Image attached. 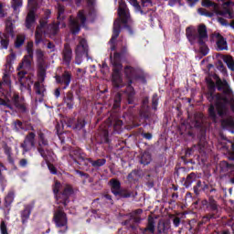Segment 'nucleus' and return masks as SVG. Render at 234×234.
Masks as SVG:
<instances>
[{"instance_id":"1","label":"nucleus","mask_w":234,"mask_h":234,"mask_svg":"<svg viewBox=\"0 0 234 234\" xmlns=\"http://www.w3.org/2000/svg\"><path fill=\"white\" fill-rule=\"evenodd\" d=\"M213 101L215 105L211 103L208 108L209 118H211L213 122H218L220 118H224L228 113V97L218 94L213 97Z\"/></svg>"},{"instance_id":"2","label":"nucleus","mask_w":234,"mask_h":234,"mask_svg":"<svg viewBox=\"0 0 234 234\" xmlns=\"http://www.w3.org/2000/svg\"><path fill=\"white\" fill-rule=\"evenodd\" d=\"M19 111V112H25L27 106L25 102L19 98V95L13 93L11 99L5 97V99L0 98V111L4 112H10V111Z\"/></svg>"},{"instance_id":"3","label":"nucleus","mask_w":234,"mask_h":234,"mask_svg":"<svg viewBox=\"0 0 234 234\" xmlns=\"http://www.w3.org/2000/svg\"><path fill=\"white\" fill-rule=\"evenodd\" d=\"M186 37L191 45L198 43V45H204L207 41V29L206 26L201 24L197 27V35L194 27L186 28Z\"/></svg>"},{"instance_id":"4","label":"nucleus","mask_w":234,"mask_h":234,"mask_svg":"<svg viewBox=\"0 0 234 234\" xmlns=\"http://www.w3.org/2000/svg\"><path fill=\"white\" fill-rule=\"evenodd\" d=\"M231 5H232L231 1L225 2L223 4V11H220L218 9V5L209 0H202V6H207V7L212 6V8L214 9V12L218 16H225L226 17H229V19H233L234 17V13L231 10Z\"/></svg>"},{"instance_id":"5","label":"nucleus","mask_w":234,"mask_h":234,"mask_svg":"<svg viewBox=\"0 0 234 234\" xmlns=\"http://www.w3.org/2000/svg\"><path fill=\"white\" fill-rule=\"evenodd\" d=\"M59 189H61V184L56 181L53 186V192L56 197L57 204H62L65 207V206H67L69 197L70 196V193H72V187H70V186H66L62 194H58Z\"/></svg>"},{"instance_id":"6","label":"nucleus","mask_w":234,"mask_h":234,"mask_svg":"<svg viewBox=\"0 0 234 234\" xmlns=\"http://www.w3.org/2000/svg\"><path fill=\"white\" fill-rule=\"evenodd\" d=\"M118 58H120L119 53H115L113 56V74H112V84L115 87H123V83H122V76L120 75V70H122V64L117 63Z\"/></svg>"},{"instance_id":"7","label":"nucleus","mask_w":234,"mask_h":234,"mask_svg":"<svg viewBox=\"0 0 234 234\" xmlns=\"http://www.w3.org/2000/svg\"><path fill=\"white\" fill-rule=\"evenodd\" d=\"M87 19L85 18V14L83 11L79 12L77 19L70 18L69 28L72 34H78L80 32V24L85 27Z\"/></svg>"},{"instance_id":"8","label":"nucleus","mask_w":234,"mask_h":234,"mask_svg":"<svg viewBox=\"0 0 234 234\" xmlns=\"http://www.w3.org/2000/svg\"><path fill=\"white\" fill-rule=\"evenodd\" d=\"M54 214V222L57 228H63V231H67V215L59 208Z\"/></svg>"},{"instance_id":"9","label":"nucleus","mask_w":234,"mask_h":234,"mask_svg":"<svg viewBox=\"0 0 234 234\" xmlns=\"http://www.w3.org/2000/svg\"><path fill=\"white\" fill-rule=\"evenodd\" d=\"M34 47V43L29 42L27 47V55L25 56L19 69H23L24 70H28L30 69V65H32V48Z\"/></svg>"},{"instance_id":"10","label":"nucleus","mask_w":234,"mask_h":234,"mask_svg":"<svg viewBox=\"0 0 234 234\" xmlns=\"http://www.w3.org/2000/svg\"><path fill=\"white\" fill-rule=\"evenodd\" d=\"M89 50V46L87 45V40L84 38H81L80 40V44L78 45L76 48V54H77V63L80 65L81 63V60H78L81 58V56H84V54L87 56V52Z\"/></svg>"},{"instance_id":"11","label":"nucleus","mask_w":234,"mask_h":234,"mask_svg":"<svg viewBox=\"0 0 234 234\" xmlns=\"http://www.w3.org/2000/svg\"><path fill=\"white\" fill-rule=\"evenodd\" d=\"M5 30H6V34H2L0 36L1 48H5V49L8 48V36H12V31L14 30V26L12 25L11 22L6 23Z\"/></svg>"},{"instance_id":"12","label":"nucleus","mask_w":234,"mask_h":234,"mask_svg":"<svg viewBox=\"0 0 234 234\" xmlns=\"http://www.w3.org/2000/svg\"><path fill=\"white\" fill-rule=\"evenodd\" d=\"M36 56L40 69V78H42L43 81L45 76V69H47V63L45 62V53L41 49H37L36 52Z\"/></svg>"},{"instance_id":"13","label":"nucleus","mask_w":234,"mask_h":234,"mask_svg":"<svg viewBox=\"0 0 234 234\" xmlns=\"http://www.w3.org/2000/svg\"><path fill=\"white\" fill-rule=\"evenodd\" d=\"M119 17L122 19V23H127L129 20V11L127 10V5L125 2H119V10H118Z\"/></svg>"},{"instance_id":"14","label":"nucleus","mask_w":234,"mask_h":234,"mask_svg":"<svg viewBox=\"0 0 234 234\" xmlns=\"http://www.w3.org/2000/svg\"><path fill=\"white\" fill-rule=\"evenodd\" d=\"M214 39H216L217 47L218 50H228V42L218 33L214 34Z\"/></svg>"},{"instance_id":"15","label":"nucleus","mask_w":234,"mask_h":234,"mask_svg":"<svg viewBox=\"0 0 234 234\" xmlns=\"http://www.w3.org/2000/svg\"><path fill=\"white\" fill-rule=\"evenodd\" d=\"M34 138H36V134L34 133H30L24 141V144H22V147L24 151H30V149L34 146Z\"/></svg>"},{"instance_id":"16","label":"nucleus","mask_w":234,"mask_h":234,"mask_svg":"<svg viewBox=\"0 0 234 234\" xmlns=\"http://www.w3.org/2000/svg\"><path fill=\"white\" fill-rule=\"evenodd\" d=\"M217 85L220 90H223V92L227 94V96H231V94H233L231 89L229 88V84H228V81L218 79L217 80Z\"/></svg>"},{"instance_id":"17","label":"nucleus","mask_w":234,"mask_h":234,"mask_svg":"<svg viewBox=\"0 0 234 234\" xmlns=\"http://www.w3.org/2000/svg\"><path fill=\"white\" fill-rule=\"evenodd\" d=\"M121 23H122V20H120V19H117L114 21L113 33H112V39L110 40L111 45H112L114 43V41H116V38L118 37V36H120V28L122 27Z\"/></svg>"},{"instance_id":"18","label":"nucleus","mask_w":234,"mask_h":234,"mask_svg":"<svg viewBox=\"0 0 234 234\" xmlns=\"http://www.w3.org/2000/svg\"><path fill=\"white\" fill-rule=\"evenodd\" d=\"M57 82L64 85L63 89H67L70 85V73L65 72L62 77H56Z\"/></svg>"},{"instance_id":"19","label":"nucleus","mask_w":234,"mask_h":234,"mask_svg":"<svg viewBox=\"0 0 234 234\" xmlns=\"http://www.w3.org/2000/svg\"><path fill=\"white\" fill-rule=\"evenodd\" d=\"M63 12H65V7H63V5H58V24H55L51 27V32L52 34H56L58 32V28L59 27V21H61V19L63 18Z\"/></svg>"},{"instance_id":"20","label":"nucleus","mask_w":234,"mask_h":234,"mask_svg":"<svg viewBox=\"0 0 234 234\" xmlns=\"http://www.w3.org/2000/svg\"><path fill=\"white\" fill-rule=\"evenodd\" d=\"M142 213H143L142 209H137V210L133 211L131 214V220H133V222H135V224H140V222H142V220H144V218H145V216H143Z\"/></svg>"},{"instance_id":"21","label":"nucleus","mask_w":234,"mask_h":234,"mask_svg":"<svg viewBox=\"0 0 234 234\" xmlns=\"http://www.w3.org/2000/svg\"><path fill=\"white\" fill-rule=\"evenodd\" d=\"M34 207L32 205H27L25 207L24 210L21 213L22 222L25 224L28 218H30V213L32 212V208Z\"/></svg>"},{"instance_id":"22","label":"nucleus","mask_w":234,"mask_h":234,"mask_svg":"<svg viewBox=\"0 0 234 234\" xmlns=\"http://www.w3.org/2000/svg\"><path fill=\"white\" fill-rule=\"evenodd\" d=\"M144 234H153L154 233V219L153 218H148V224L145 229L143 230Z\"/></svg>"},{"instance_id":"23","label":"nucleus","mask_w":234,"mask_h":234,"mask_svg":"<svg viewBox=\"0 0 234 234\" xmlns=\"http://www.w3.org/2000/svg\"><path fill=\"white\" fill-rule=\"evenodd\" d=\"M45 27L44 24H41L37 27V31L35 33V39L36 43H41V39H43V27Z\"/></svg>"},{"instance_id":"24","label":"nucleus","mask_w":234,"mask_h":234,"mask_svg":"<svg viewBox=\"0 0 234 234\" xmlns=\"http://www.w3.org/2000/svg\"><path fill=\"white\" fill-rule=\"evenodd\" d=\"M110 184L112 186V192L113 195H120V181L116 179H112L110 181Z\"/></svg>"},{"instance_id":"25","label":"nucleus","mask_w":234,"mask_h":234,"mask_svg":"<svg viewBox=\"0 0 234 234\" xmlns=\"http://www.w3.org/2000/svg\"><path fill=\"white\" fill-rule=\"evenodd\" d=\"M74 97L71 93H68L64 98V103L67 105L68 109H72L74 107Z\"/></svg>"},{"instance_id":"26","label":"nucleus","mask_w":234,"mask_h":234,"mask_svg":"<svg viewBox=\"0 0 234 234\" xmlns=\"http://www.w3.org/2000/svg\"><path fill=\"white\" fill-rule=\"evenodd\" d=\"M34 21H35L34 11H30L26 19L27 28H31L32 25H34Z\"/></svg>"},{"instance_id":"27","label":"nucleus","mask_w":234,"mask_h":234,"mask_svg":"<svg viewBox=\"0 0 234 234\" xmlns=\"http://www.w3.org/2000/svg\"><path fill=\"white\" fill-rule=\"evenodd\" d=\"M223 61L226 62L227 67L230 69V70H234V60H233V57L229 56V55H226L223 57Z\"/></svg>"},{"instance_id":"28","label":"nucleus","mask_w":234,"mask_h":234,"mask_svg":"<svg viewBox=\"0 0 234 234\" xmlns=\"http://www.w3.org/2000/svg\"><path fill=\"white\" fill-rule=\"evenodd\" d=\"M25 74H27L25 71L21 70L18 72V80L20 81V85H24L27 87V85H30L32 83V80H27V82H25Z\"/></svg>"},{"instance_id":"29","label":"nucleus","mask_w":234,"mask_h":234,"mask_svg":"<svg viewBox=\"0 0 234 234\" xmlns=\"http://www.w3.org/2000/svg\"><path fill=\"white\" fill-rule=\"evenodd\" d=\"M11 6L16 12H17V10L23 6V0H12Z\"/></svg>"},{"instance_id":"30","label":"nucleus","mask_w":234,"mask_h":234,"mask_svg":"<svg viewBox=\"0 0 234 234\" xmlns=\"http://www.w3.org/2000/svg\"><path fill=\"white\" fill-rule=\"evenodd\" d=\"M35 90L37 94H43L45 92V85H43L42 81L35 83Z\"/></svg>"},{"instance_id":"31","label":"nucleus","mask_w":234,"mask_h":234,"mask_svg":"<svg viewBox=\"0 0 234 234\" xmlns=\"http://www.w3.org/2000/svg\"><path fill=\"white\" fill-rule=\"evenodd\" d=\"M64 56V61H66V63H69L70 59L72 58V51H70V49L66 48V50L63 53Z\"/></svg>"},{"instance_id":"32","label":"nucleus","mask_w":234,"mask_h":234,"mask_svg":"<svg viewBox=\"0 0 234 234\" xmlns=\"http://www.w3.org/2000/svg\"><path fill=\"white\" fill-rule=\"evenodd\" d=\"M125 74H126L127 78H134V76L136 74V70L131 67H126Z\"/></svg>"},{"instance_id":"33","label":"nucleus","mask_w":234,"mask_h":234,"mask_svg":"<svg viewBox=\"0 0 234 234\" xmlns=\"http://www.w3.org/2000/svg\"><path fill=\"white\" fill-rule=\"evenodd\" d=\"M5 206H10L14 202V192H9L5 198Z\"/></svg>"},{"instance_id":"34","label":"nucleus","mask_w":234,"mask_h":234,"mask_svg":"<svg viewBox=\"0 0 234 234\" xmlns=\"http://www.w3.org/2000/svg\"><path fill=\"white\" fill-rule=\"evenodd\" d=\"M151 162V155L147 153H144L141 159V164H144V165H147Z\"/></svg>"},{"instance_id":"35","label":"nucleus","mask_w":234,"mask_h":234,"mask_svg":"<svg viewBox=\"0 0 234 234\" xmlns=\"http://www.w3.org/2000/svg\"><path fill=\"white\" fill-rule=\"evenodd\" d=\"M91 165H93V167H101V165H105V159H99L97 161H92Z\"/></svg>"},{"instance_id":"36","label":"nucleus","mask_w":234,"mask_h":234,"mask_svg":"<svg viewBox=\"0 0 234 234\" xmlns=\"http://www.w3.org/2000/svg\"><path fill=\"white\" fill-rule=\"evenodd\" d=\"M23 43H25V36L24 35H18L17 37H16V47H21V45H23Z\"/></svg>"},{"instance_id":"37","label":"nucleus","mask_w":234,"mask_h":234,"mask_svg":"<svg viewBox=\"0 0 234 234\" xmlns=\"http://www.w3.org/2000/svg\"><path fill=\"white\" fill-rule=\"evenodd\" d=\"M0 229H1V234H8V230L6 229V224L5 223V221L1 222Z\"/></svg>"},{"instance_id":"38","label":"nucleus","mask_w":234,"mask_h":234,"mask_svg":"<svg viewBox=\"0 0 234 234\" xmlns=\"http://www.w3.org/2000/svg\"><path fill=\"white\" fill-rule=\"evenodd\" d=\"M221 165L222 167H227L228 171H234V165L228 164V162L223 161Z\"/></svg>"},{"instance_id":"39","label":"nucleus","mask_w":234,"mask_h":234,"mask_svg":"<svg viewBox=\"0 0 234 234\" xmlns=\"http://www.w3.org/2000/svg\"><path fill=\"white\" fill-rule=\"evenodd\" d=\"M129 3L135 8L136 12H140V5H138V1L129 0Z\"/></svg>"},{"instance_id":"40","label":"nucleus","mask_w":234,"mask_h":234,"mask_svg":"<svg viewBox=\"0 0 234 234\" xmlns=\"http://www.w3.org/2000/svg\"><path fill=\"white\" fill-rule=\"evenodd\" d=\"M3 85H7V87H10V78L8 77V75H4Z\"/></svg>"},{"instance_id":"41","label":"nucleus","mask_w":234,"mask_h":234,"mask_svg":"<svg viewBox=\"0 0 234 234\" xmlns=\"http://www.w3.org/2000/svg\"><path fill=\"white\" fill-rule=\"evenodd\" d=\"M6 11L5 10V5L0 3V17H5Z\"/></svg>"},{"instance_id":"42","label":"nucleus","mask_w":234,"mask_h":234,"mask_svg":"<svg viewBox=\"0 0 234 234\" xmlns=\"http://www.w3.org/2000/svg\"><path fill=\"white\" fill-rule=\"evenodd\" d=\"M84 127H85V121L80 120L78 121V123L75 128L80 130V129H83Z\"/></svg>"},{"instance_id":"43","label":"nucleus","mask_w":234,"mask_h":234,"mask_svg":"<svg viewBox=\"0 0 234 234\" xmlns=\"http://www.w3.org/2000/svg\"><path fill=\"white\" fill-rule=\"evenodd\" d=\"M197 12L198 14H200V16H208V17H211V16H213L212 13L206 14V9H203V8H199Z\"/></svg>"},{"instance_id":"44","label":"nucleus","mask_w":234,"mask_h":234,"mask_svg":"<svg viewBox=\"0 0 234 234\" xmlns=\"http://www.w3.org/2000/svg\"><path fill=\"white\" fill-rule=\"evenodd\" d=\"M14 59H16V54H14V53H11L8 57H7V58H6V61H7V63H12L13 61H14Z\"/></svg>"},{"instance_id":"45","label":"nucleus","mask_w":234,"mask_h":234,"mask_svg":"<svg viewBox=\"0 0 234 234\" xmlns=\"http://www.w3.org/2000/svg\"><path fill=\"white\" fill-rule=\"evenodd\" d=\"M39 138H40L39 146L41 147V145H47V141L45 140V135L40 134Z\"/></svg>"},{"instance_id":"46","label":"nucleus","mask_w":234,"mask_h":234,"mask_svg":"<svg viewBox=\"0 0 234 234\" xmlns=\"http://www.w3.org/2000/svg\"><path fill=\"white\" fill-rule=\"evenodd\" d=\"M142 5L143 6H153V4L151 3V0H142Z\"/></svg>"},{"instance_id":"47","label":"nucleus","mask_w":234,"mask_h":234,"mask_svg":"<svg viewBox=\"0 0 234 234\" xmlns=\"http://www.w3.org/2000/svg\"><path fill=\"white\" fill-rule=\"evenodd\" d=\"M204 147H206V141L204 139H201L198 144V148L200 151H202V149H204Z\"/></svg>"},{"instance_id":"48","label":"nucleus","mask_w":234,"mask_h":234,"mask_svg":"<svg viewBox=\"0 0 234 234\" xmlns=\"http://www.w3.org/2000/svg\"><path fill=\"white\" fill-rule=\"evenodd\" d=\"M207 83L209 89H215V82H213V80H211L209 78L207 79Z\"/></svg>"},{"instance_id":"49","label":"nucleus","mask_w":234,"mask_h":234,"mask_svg":"<svg viewBox=\"0 0 234 234\" xmlns=\"http://www.w3.org/2000/svg\"><path fill=\"white\" fill-rule=\"evenodd\" d=\"M48 167L50 173H52V175H56V167L54 166V165L48 164Z\"/></svg>"},{"instance_id":"50","label":"nucleus","mask_w":234,"mask_h":234,"mask_svg":"<svg viewBox=\"0 0 234 234\" xmlns=\"http://www.w3.org/2000/svg\"><path fill=\"white\" fill-rule=\"evenodd\" d=\"M126 92L129 94V96H133V94H134V90L133 87H131V85H128Z\"/></svg>"},{"instance_id":"51","label":"nucleus","mask_w":234,"mask_h":234,"mask_svg":"<svg viewBox=\"0 0 234 234\" xmlns=\"http://www.w3.org/2000/svg\"><path fill=\"white\" fill-rule=\"evenodd\" d=\"M15 127H16V131H19V129H23V122H15Z\"/></svg>"},{"instance_id":"52","label":"nucleus","mask_w":234,"mask_h":234,"mask_svg":"<svg viewBox=\"0 0 234 234\" xmlns=\"http://www.w3.org/2000/svg\"><path fill=\"white\" fill-rule=\"evenodd\" d=\"M153 105L154 108L156 109V105H158V97L156 95H154L153 97Z\"/></svg>"},{"instance_id":"53","label":"nucleus","mask_w":234,"mask_h":234,"mask_svg":"<svg viewBox=\"0 0 234 234\" xmlns=\"http://www.w3.org/2000/svg\"><path fill=\"white\" fill-rule=\"evenodd\" d=\"M218 21L220 25H222L223 27H225L226 25H228V22H226V19L219 17L218 18Z\"/></svg>"},{"instance_id":"54","label":"nucleus","mask_w":234,"mask_h":234,"mask_svg":"<svg viewBox=\"0 0 234 234\" xmlns=\"http://www.w3.org/2000/svg\"><path fill=\"white\" fill-rule=\"evenodd\" d=\"M174 225L176 226V228H178V226H180V218H174Z\"/></svg>"},{"instance_id":"55","label":"nucleus","mask_w":234,"mask_h":234,"mask_svg":"<svg viewBox=\"0 0 234 234\" xmlns=\"http://www.w3.org/2000/svg\"><path fill=\"white\" fill-rule=\"evenodd\" d=\"M28 164V162L27 161V159H21L20 160V165L21 167H27V165Z\"/></svg>"},{"instance_id":"56","label":"nucleus","mask_w":234,"mask_h":234,"mask_svg":"<svg viewBox=\"0 0 234 234\" xmlns=\"http://www.w3.org/2000/svg\"><path fill=\"white\" fill-rule=\"evenodd\" d=\"M144 138H146V140H151V138H153V135H151V133H144Z\"/></svg>"},{"instance_id":"57","label":"nucleus","mask_w":234,"mask_h":234,"mask_svg":"<svg viewBox=\"0 0 234 234\" xmlns=\"http://www.w3.org/2000/svg\"><path fill=\"white\" fill-rule=\"evenodd\" d=\"M63 125V127H72V120H69V122H68V123H66V124H62Z\"/></svg>"},{"instance_id":"58","label":"nucleus","mask_w":234,"mask_h":234,"mask_svg":"<svg viewBox=\"0 0 234 234\" xmlns=\"http://www.w3.org/2000/svg\"><path fill=\"white\" fill-rule=\"evenodd\" d=\"M38 151H39L41 156H43V158H47V155H46L45 153L43 152V149L38 148Z\"/></svg>"},{"instance_id":"59","label":"nucleus","mask_w":234,"mask_h":234,"mask_svg":"<svg viewBox=\"0 0 234 234\" xmlns=\"http://www.w3.org/2000/svg\"><path fill=\"white\" fill-rule=\"evenodd\" d=\"M48 48H49V50H54V44H52V43H48Z\"/></svg>"},{"instance_id":"60","label":"nucleus","mask_w":234,"mask_h":234,"mask_svg":"<svg viewBox=\"0 0 234 234\" xmlns=\"http://www.w3.org/2000/svg\"><path fill=\"white\" fill-rule=\"evenodd\" d=\"M59 95H60L59 89H57V90H55V96H56V98H59Z\"/></svg>"},{"instance_id":"61","label":"nucleus","mask_w":234,"mask_h":234,"mask_svg":"<svg viewBox=\"0 0 234 234\" xmlns=\"http://www.w3.org/2000/svg\"><path fill=\"white\" fill-rule=\"evenodd\" d=\"M113 107H114V109H118V107H120V101H115Z\"/></svg>"},{"instance_id":"62","label":"nucleus","mask_w":234,"mask_h":234,"mask_svg":"<svg viewBox=\"0 0 234 234\" xmlns=\"http://www.w3.org/2000/svg\"><path fill=\"white\" fill-rule=\"evenodd\" d=\"M180 0H170L169 5L173 6V5H175V3H178Z\"/></svg>"},{"instance_id":"63","label":"nucleus","mask_w":234,"mask_h":234,"mask_svg":"<svg viewBox=\"0 0 234 234\" xmlns=\"http://www.w3.org/2000/svg\"><path fill=\"white\" fill-rule=\"evenodd\" d=\"M28 6L31 8L34 6V0H28Z\"/></svg>"},{"instance_id":"64","label":"nucleus","mask_w":234,"mask_h":234,"mask_svg":"<svg viewBox=\"0 0 234 234\" xmlns=\"http://www.w3.org/2000/svg\"><path fill=\"white\" fill-rule=\"evenodd\" d=\"M231 109H232V111H234V100L233 99H231Z\"/></svg>"}]
</instances>
